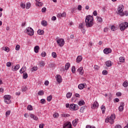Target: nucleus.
<instances>
[{
    "instance_id": "1",
    "label": "nucleus",
    "mask_w": 128,
    "mask_h": 128,
    "mask_svg": "<svg viewBox=\"0 0 128 128\" xmlns=\"http://www.w3.org/2000/svg\"><path fill=\"white\" fill-rule=\"evenodd\" d=\"M86 26V28H92L94 26V16L88 15L85 19Z\"/></svg>"
},
{
    "instance_id": "2",
    "label": "nucleus",
    "mask_w": 128,
    "mask_h": 128,
    "mask_svg": "<svg viewBox=\"0 0 128 128\" xmlns=\"http://www.w3.org/2000/svg\"><path fill=\"white\" fill-rule=\"evenodd\" d=\"M114 120H116V115L112 114L110 116L108 117L106 120V122H110L111 124H112L114 122Z\"/></svg>"
},
{
    "instance_id": "3",
    "label": "nucleus",
    "mask_w": 128,
    "mask_h": 128,
    "mask_svg": "<svg viewBox=\"0 0 128 128\" xmlns=\"http://www.w3.org/2000/svg\"><path fill=\"white\" fill-rule=\"evenodd\" d=\"M124 6L122 4L119 5L118 7V12L117 14L120 16L122 14V12H124Z\"/></svg>"
},
{
    "instance_id": "4",
    "label": "nucleus",
    "mask_w": 128,
    "mask_h": 128,
    "mask_svg": "<svg viewBox=\"0 0 128 128\" xmlns=\"http://www.w3.org/2000/svg\"><path fill=\"white\" fill-rule=\"evenodd\" d=\"M119 26L120 30H124L126 28H128V23L127 22H123L120 24Z\"/></svg>"
},
{
    "instance_id": "5",
    "label": "nucleus",
    "mask_w": 128,
    "mask_h": 128,
    "mask_svg": "<svg viewBox=\"0 0 128 128\" xmlns=\"http://www.w3.org/2000/svg\"><path fill=\"white\" fill-rule=\"evenodd\" d=\"M10 98H12L10 95H5L4 96V102L6 104H10Z\"/></svg>"
},
{
    "instance_id": "6",
    "label": "nucleus",
    "mask_w": 128,
    "mask_h": 128,
    "mask_svg": "<svg viewBox=\"0 0 128 128\" xmlns=\"http://www.w3.org/2000/svg\"><path fill=\"white\" fill-rule=\"evenodd\" d=\"M26 32L28 36H34V30L30 27H28L26 28Z\"/></svg>"
},
{
    "instance_id": "7",
    "label": "nucleus",
    "mask_w": 128,
    "mask_h": 128,
    "mask_svg": "<svg viewBox=\"0 0 128 128\" xmlns=\"http://www.w3.org/2000/svg\"><path fill=\"white\" fill-rule=\"evenodd\" d=\"M56 43L58 44V46H60V48H62L64 45V40L63 38L58 39L56 40Z\"/></svg>"
},
{
    "instance_id": "8",
    "label": "nucleus",
    "mask_w": 128,
    "mask_h": 128,
    "mask_svg": "<svg viewBox=\"0 0 128 128\" xmlns=\"http://www.w3.org/2000/svg\"><path fill=\"white\" fill-rule=\"evenodd\" d=\"M69 108L71 110H78V104H70Z\"/></svg>"
},
{
    "instance_id": "9",
    "label": "nucleus",
    "mask_w": 128,
    "mask_h": 128,
    "mask_svg": "<svg viewBox=\"0 0 128 128\" xmlns=\"http://www.w3.org/2000/svg\"><path fill=\"white\" fill-rule=\"evenodd\" d=\"M64 128H72V123L70 122H67L64 124Z\"/></svg>"
},
{
    "instance_id": "10",
    "label": "nucleus",
    "mask_w": 128,
    "mask_h": 128,
    "mask_svg": "<svg viewBox=\"0 0 128 128\" xmlns=\"http://www.w3.org/2000/svg\"><path fill=\"white\" fill-rule=\"evenodd\" d=\"M104 52L105 54H108L112 52V49L110 48H106L104 50Z\"/></svg>"
},
{
    "instance_id": "11",
    "label": "nucleus",
    "mask_w": 128,
    "mask_h": 128,
    "mask_svg": "<svg viewBox=\"0 0 128 128\" xmlns=\"http://www.w3.org/2000/svg\"><path fill=\"white\" fill-rule=\"evenodd\" d=\"M20 68V64H17L16 66H12V72H16Z\"/></svg>"
},
{
    "instance_id": "12",
    "label": "nucleus",
    "mask_w": 128,
    "mask_h": 128,
    "mask_svg": "<svg viewBox=\"0 0 128 128\" xmlns=\"http://www.w3.org/2000/svg\"><path fill=\"white\" fill-rule=\"evenodd\" d=\"M86 86V83L80 84L78 86V88L79 90H84Z\"/></svg>"
},
{
    "instance_id": "13",
    "label": "nucleus",
    "mask_w": 128,
    "mask_h": 128,
    "mask_svg": "<svg viewBox=\"0 0 128 128\" xmlns=\"http://www.w3.org/2000/svg\"><path fill=\"white\" fill-rule=\"evenodd\" d=\"M92 108L94 110V108H98V102H95L91 106Z\"/></svg>"
},
{
    "instance_id": "14",
    "label": "nucleus",
    "mask_w": 128,
    "mask_h": 128,
    "mask_svg": "<svg viewBox=\"0 0 128 128\" xmlns=\"http://www.w3.org/2000/svg\"><path fill=\"white\" fill-rule=\"evenodd\" d=\"M66 12H63L62 14L59 13L57 14V18H66Z\"/></svg>"
},
{
    "instance_id": "15",
    "label": "nucleus",
    "mask_w": 128,
    "mask_h": 128,
    "mask_svg": "<svg viewBox=\"0 0 128 128\" xmlns=\"http://www.w3.org/2000/svg\"><path fill=\"white\" fill-rule=\"evenodd\" d=\"M124 103L122 102L120 104V106L118 107L119 112H122V110H124Z\"/></svg>"
},
{
    "instance_id": "16",
    "label": "nucleus",
    "mask_w": 128,
    "mask_h": 128,
    "mask_svg": "<svg viewBox=\"0 0 128 128\" xmlns=\"http://www.w3.org/2000/svg\"><path fill=\"white\" fill-rule=\"evenodd\" d=\"M56 78L59 84L62 82V76L58 74L56 76Z\"/></svg>"
},
{
    "instance_id": "17",
    "label": "nucleus",
    "mask_w": 128,
    "mask_h": 128,
    "mask_svg": "<svg viewBox=\"0 0 128 128\" xmlns=\"http://www.w3.org/2000/svg\"><path fill=\"white\" fill-rule=\"evenodd\" d=\"M84 68L82 67H80L78 69V72H79L80 74L82 76L84 74Z\"/></svg>"
},
{
    "instance_id": "18",
    "label": "nucleus",
    "mask_w": 128,
    "mask_h": 128,
    "mask_svg": "<svg viewBox=\"0 0 128 128\" xmlns=\"http://www.w3.org/2000/svg\"><path fill=\"white\" fill-rule=\"evenodd\" d=\"M26 70V66H23L22 68L20 70V74H24V72Z\"/></svg>"
},
{
    "instance_id": "19",
    "label": "nucleus",
    "mask_w": 128,
    "mask_h": 128,
    "mask_svg": "<svg viewBox=\"0 0 128 128\" xmlns=\"http://www.w3.org/2000/svg\"><path fill=\"white\" fill-rule=\"evenodd\" d=\"M106 66H108V68H110V66H112V61L108 60L106 62Z\"/></svg>"
},
{
    "instance_id": "20",
    "label": "nucleus",
    "mask_w": 128,
    "mask_h": 128,
    "mask_svg": "<svg viewBox=\"0 0 128 128\" xmlns=\"http://www.w3.org/2000/svg\"><path fill=\"white\" fill-rule=\"evenodd\" d=\"M128 16V11L125 10L124 12H122V14L120 15V16Z\"/></svg>"
},
{
    "instance_id": "21",
    "label": "nucleus",
    "mask_w": 128,
    "mask_h": 128,
    "mask_svg": "<svg viewBox=\"0 0 128 128\" xmlns=\"http://www.w3.org/2000/svg\"><path fill=\"white\" fill-rule=\"evenodd\" d=\"M78 119H75L72 122V126H76V125L78 124Z\"/></svg>"
},
{
    "instance_id": "22",
    "label": "nucleus",
    "mask_w": 128,
    "mask_h": 128,
    "mask_svg": "<svg viewBox=\"0 0 128 128\" xmlns=\"http://www.w3.org/2000/svg\"><path fill=\"white\" fill-rule=\"evenodd\" d=\"M40 50V46H36L34 48V52H36V54H38V51Z\"/></svg>"
},
{
    "instance_id": "23",
    "label": "nucleus",
    "mask_w": 128,
    "mask_h": 128,
    "mask_svg": "<svg viewBox=\"0 0 128 128\" xmlns=\"http://www.w3.org/2000/svg\"><path fill=\"white\" fill-rule=\"evenodd\" d=\"M30 117L31 118H34V120H38V118L33 114H30Z\"/></svg>"
},
{
    "instance_id": "24",
    "label": "nucleus",
    "mask_w": 128,
    "mask_h": 128,
    "mask_svg": "<svg viewBox=\"0 0 128 128\" xmlns=\"http://www.w3.org/2000/svg\"><path fill=\"white\" fill-rule=\"evenodd\" d=\"M82 60V57L81 56H79L77 57L76 60L77 62H80Z\"/></svg>"
},
{
    "instance_id": "25",
    "label": "nucleus",
    "mask_w": 128,
    "mask_h": 128,
    "mask_svg": "<svg viewBox=\"0 0 128 128\" xmlns=\"http://www.w3.org/2000/svg\"><path fill=\"white\" fill-rule=\"evenodd\" d=\"M41 24L43 26H48V22L46 20H43L41 22Z\"/></svg>"
},
{
    "instance_id": "26",
    "label": "nucleus",
    "mask_w": 128,
    "mask_h": 128,
    "mask_svg": "<svg viewBox=\"0 0 128 128\" xmlns=\"http://www.w3.org/2000/svg\"><path fill=\"white\" fill-rule=\"evenodd\" d=\"M70 62L66 63L65 66L66 70H68V68H70Z\"/></svg>"
},
{
    "instance_id": "27",
    "label": "nucleus",
    "mask_w": 128,
    "mask_h": 128,
    "mask_svg": "<svg viewBox=\"0 0 128 128\" xmlns=\"http://www.w3.org/2000/svg\"><path fill=\"white\" fill-rule=\"evenodd\" d=\"M84 104H85L84 101V100H81L78 102V104L80 106H82L84 105Z\"/></svg>"
},
{
    "instance_id": "28",
    "label": "nucleus",
    "mask_w": 128,
    "mask_h": 128,
    "mask_svg": "<svg viewBox=\"0 0 128 128\" xmlns=\"http://www.w3.org/2000/svg\"><path fill=\"white\" fill-rule=\"evenodd\" d=\"M72 93L68 92L66 94V96L67 98H72Z\"/></svg>"
},
{
    "instance_id": "29",
    "label": "nucleus",
    "mask_w": 128,
    "mask_h": 128,
    "mask_svg": "<svg viewBox=\"0 0 128 128\" xmlns=\"http://www.w3.org/2000/svg\"><path fill=\"white\" fill-rule=\"evenodd\" d=\"M42 4H44V3L42 2H36V6H42Z\"/></svg>"
},
{
    "instance_id": "30",
    "label": "nucleus",
    "mask_w": 128,
    "mask_h": 128,
    "mask_svg": "<svg viewBox=\"0 0 128 128\" xmlns=\"http://www.w3.org/2000/svg\"><path fill=\"white\" fill-rule=\"evenodd\" d=\"M100 108L102 110V113L104 114V112H106V106H104V105H102L101 106Z\"/></svg>"
},
{
    "instance_id": "31",
    "label": "nucleus",
    "mask_w": 128,
    "mask_h": 128,
    "mask_svg": "<svg viewBox=\"0 0 128 128\" xmlns=\"http://www.w3.org/2000/svg\"><path fill=\"white\" fill-rule=\"evenodd\" d=\"M119 60H120V62H126V59H124V58L122 56H120L119 58Z\"/></svg>"
},
{
    "instance_id": "32",
    "label": "nucleus",
    "mask_w": 128,
    "mask_h": 128,
    "mask_svg": "<svg viewBox=\"0 0 128 128\" xmlns=\"http://www.w3.org/2000/svg\"><path fill=\"white\" fill-rule=\"evenodd\" d=\"M86 108V106H83L80 108V112H84V110Z\"/></svg>"
},
{
    "instance_id": "33",
    "label": "nucleus",
    "mask_w": 128,
    "mask_h": 128,
    "mask_svg": "<svg viewBox=\"0 0 128 128\" xmlns=\"http://www.w3.org/2000/svg\"><path fill=\"white\" fill-rule=\"evenodd\" d=\"M44 30H38V34H42H42H44Z\"/></svg>"
},
{
    "instance_id": "34",
    "label": "nucleus",
    "mask_w": 128,
    "mask_h": 128,
    "mask_svg": "<svg viewBox=\"0 0 128 128\" xmlns=\"http://www.w3.org/2000/svg\"><path fill=\"white\" fill-rule=\"evenodd\" d=\"M40 66L42 68H44L45 66L44 62L41 60L40 62Z\"/></svg>"
},
{
    "instance_id": "35",
    "label": "nucleus",
    "mask_w": 128,
    "mask_h": 128,
    "mask_svg": "<svg viewBox=\"0 0 128 128\" xmlns=\"http://www.w3.org/2000/svg\"><path fill=\"white\" fill-rule=\"evenodd\" d=\"M20 6L23 10H24L26 8V4L22 2L20 3Z\"/></svg>"
},
{
    "instance_id": "36",
    "label": "nucleus",
    "mask_w": 128,
    "mask_h": 128,
    "mask_svg": "<svg viewBox=\"0 0 128 128\" xmlns=\"http://www.w3.org/2000/svg\"><path fill=\"white\" fill-rule=\"evenodd\" d=\"M123 86H124V88H126L128 86V82L127 81H125L123 82L122 84Z\"/></svg>"
},
{
    "instance_id": "37",
    "label": "nucleus",
    "mask_w": 128,
    "mask_h": 128,
    "mask_svg": "<svg viewBox=\"0 0 128 128\" xmlns=\"http://www.w3.org/2000/svg\"><path fill=\"white\" fill-rule=\"evenodd\" d=\"M84 22H83V23H81L79 24V28H84Z\"/></svg>"
},
{
    "instance_id": "38",
    "label": "nucleus",
    "mask_w": 128,
    "mask_h": 128,
    "mask_svg": "<svg viewBox=\"0 0 128 128\" xmlns=\"http://www.w3.org/2000/svg\"><path fill=\"white\" fill-rule=\"evenodd\" d=\"M28 73L24 72L23 74V78H24V80H26V78H28Z\"/></svg>"
},
{
    "instance_id": "39",
    "label": "nucleus",
    "mask_w": 128,
    "mask_h": 128,
    "mask_svg": "<svg viewBox=\"0 0 128 128\" xmlns=\"http://www.w3.org/2000/svg\"><path fill=\"white\" fill-rule=\"evenodd\" d=\"M52 58H56V52H52Z\"/></svg>"
},
{
    "instance_id": "40",
    "label": "nucleus",
    "mask_w": 128,
    "mask_h": 128,
    "mask_svg": "<svg viewBox=\"0 0 128 128\" xmlns=\"http://www.w3.org/2000/svg\"><path fill=\"white\" fill-rule=\"evenodd\" d=\"M52 95H50L47 97L48 102H50V100H52Z\"/></svg>"
},
{
    "instance_id": "41",
    "label": "nucleus",
    "mask_w": 128,
    "mask_h": 128,
    "mask_svg": "<svg viewBox=\"0 0 128 128\" xmlns=\"http://www.w3.org/2000/svg\"><path fill=\"white\" fill-rule=\"evenodd\" d=\"M27 110H32V105H28V107H27Z\"/></svg>"
},
{
    "instance_id": "42",
    "label": "nucleus",
    "mask_w": 128,
    "mask_h": 128,
    "mask_svg": "<svg viewBox=\"0 0 128 128\" xmlns=\"http://www.w3.org/2000/svg\"><path fill=\"white\" fill-rule=\"evenodd\" d=\"M31 6H32V4H30V3L28 2L26 5V10H28L30 8Z\"/></svg>"
},
{
    "instance_id": "43",
    "label": "nucleus",
    "mask_w": 128,
    "mask_h": 128,
    "mask_svg": "<svg viewBox=\"0 0 128 128\" xmlns=\"http://www.w3.org/2000/svg\"><path fill=\"white\" fill-rule=\"evenodd\" d=\"M5 52H10V48L8 47H5L3 48Z\"/></svg>"
},
{
    "instance_id": "44",
    "label": "nucleus",
    "mask_w": 128,
    "mask_h": 128,
    "mask_svg": "<svg viewBox=\"0 0 128 128\" xmlns=\"http://www.w3.org/2000/svg\"><path fill=\"white\" fill-rule=\"evenodd\" d=\"M38 96H44V91L43 90H40L38 92Z\"/></svg>"
},
{
    "instance_id": "45",
    "label": "nucleus",
    "mask_w": 128,
    "mask_h": 128,
    "mask_svg": "<svg viewBox=\"0 0 128 128\" xmlns=\"http://www.w3.org/2000/svg\"><path fill=\"white\" fill-rule=\"evenodd\" d=\"M62 116L63 118H66V117H68L70 116V115L69 114H62Z\"/></svg>"
},
{
    "instance_id": "46",
    "label": "nucleus",
    "mask_w": 128,
    "mask_h": 128,
    "mask_svg": "<svg viewBox=\"0 0 128 128\" xmlns=\"http://www.w3.org/2000/svg\"><path fill=\"white\" fill-rule=\"evenodd\" d=\"M38 70V66H34L32 69L31 70L32 72H34V71H36V70Z\"/></svg>"
},
{
    "instance_id": "47",
    "label": "nucleus",
    "mask_w": 128,
    "mask_h": 128,
    "mask_svg": "<svg viewBox=\"0 0 128 128\" xmlns=\"http://www.w3.org/2000/svg\"><path fill=\"white\" fill-rule=\"evenodd\" d=\"M72 74H75L76 72V66H73L72 68Z\"/></svg>"
},
{
    "instance_id": "48",
    "label": "nucleus",
    "mask_w": 128,
    "mask_h": 128,
    "mask_svg": "<svg viewBox=\"0 0 128 128\" xmlns=\"http://www.w3.org/2000/svg\"><path fill=\"white\" fill-rule=\"evenodd\" d=\"M48 66L50 67V68H52L56 66V64H51L48 65Z\"/></svg>"
},
{
    "instance_id": "49",
    "label": "nucleus",
    "mask_w": 128,
    "mask_h": 128,
    "mask_svg": "<svg viewBox=\"0 0 128 128\" xmlns=\"http://www.w3.org/2000/svg\"><path fill=\"white\" fill-rule=\"evenodd\" d=\"M41 56L42 58H44L46 56V52H42L41 54Z\"/></svg>"
},
{
    "instance_id": "50",
    "label": "nucleus",
    "mask_w": 128,
    "mask_h": 128,
    "mask_svg": "<svg viewBox=\"0 0 128 128\" xmlns=\"http://www.w3.org/2000/svg\"><path fill=\"white\" fill-rule=\"evenodd\" d=\"M10 112H11L10 110H8L6 112V116H10Z\"/></svg>"
},
{
    "instance_id": "51",
    "label": "nucleus",
    "mask_w": 128,
    "mask_h": 128,
    "mask_svg": "<svg viewBox=\"0 0 128 128\" xmlns=\"http://www.w3.org/2000/svg\"><path fill=\"white\" fill-rule=\"evenodd\" d=\"M54 118H56L59 116L58 114V113H54L53 115Z\"/></svg>"
},
{
    "instance_id": "52",
    "label": "nucleus",
    "mask_w": 128,
    "mask_h": 128,
    "mask_svg": "<svg viewBox=\"0 0 128 128\" xmlns=\"http://www.w3.org/2000/svg\"><path fill=\"white\" fill-rule=\"evenodd\" d=\"M20 46L19 44L16 45L15 50H20Z\"/></svg>"
},
{
    "instance_id": "53",
    "label": "nucleus",
    "mask_w": 128,
    "mask_h": 128,
    "mask_svg": "<svg viewBox=\"0 0 128 128\" xmlns=\"http://www.w3.org/2000/svg\"><path fill=\"white\" fill-rule=\"evenodd\" d=\"M102 74H104V76H106V74H108V71L106 70H104Z\"/></svg>"
},
{
    "instance_id": "54",
    "label": "nucleus",
    "mask_w": 128,
    "mask_h": 128,
    "mask_svg": "<svg viewBox=\"0 0 128 128\" xmlns=\"http://www.w3.org/2000/svg\"><path fill=\"white\" fill-rule=\"evenodd\" d=\"M26 90H28V87H26V86H25L22 88V92H26Z\"/></svg>"
},
{
    "instance_id": "55",
    "label": "nucleus",
    "mask_w": 128,
    "mask_h": 128,
    "mask_svg": "<svg viewBox=\"0 0 128 128\" xmlns=\"http://www.w3.org/2000/svg\"><path fill=\"white\" fill-rule=\"evenodd\" d=\"M98 20L99 22H102V18L101 17H98Z\"/></svg>"
},
{
    "instance_id": "56",
    "label": "nucleus",
    "mask_w": 128,
    "mask_h": 128,
    "mask_svg": "<svg viewBox=\"0 0 128 128\" xmlns=\"http://www.w3.org/2000/svg\"><path fill=\"white\" fill-rule=\"evenodd\" d=\"M94 70H100V66H94Z\"/></svg>"
},
{
    "instance_id": "57",
    "label": "nucleus",
    "mask_w": 128,
    "mask_h": 128,
    "mask_svg": "<svg viewBox=\"0 0 128 128\" xmlns=\"http://www.w3.org/2000/svg\"><path fill=\"white\" fill-rule=\"evenodd\" d=\"M40 104H46V100L42 98L40 100Z\"/></svg>"
},
{
    "instance_id": "58",
    "label": "nucleus",
    "mask_w": 128,
    "mask_h": 128,
    "mask_svg": "<svg viewBox=\"0 0 128 128\" xmlns=\"http://www.w3.org/2000/svg\"><path fill=\"white\" fill-rule=\"evenodd\" d=\"M116 96H122V92H118L117 93H116Z\"/></svg>"
},
{
    "instance_id": "59",
    "label": "nucleus",
    "mask_w": 128,
    "mask_h": 128,
    "mask_svg": "<svg viewBox=\"0 0 128 128\" xmlns=\"http://www.w3.org/2000/svg\"><path fill=\"white\" fill-rule=\"evenodd\" d=\"M42 12H46V8L44 7L42 8Z\"/></svg>"
},
{
    "instance_id": "60",
    "label": "nucleus",
    "mask_w": 128,
    "mask_h": 128,
    "mask_svg": "<svg viewBox=\"0 0 128 128\" xmlns=\"http://www.w3.org/2000/svg\"><path fill=\"white\" fill-rule=\"evenodd\" d=\"M86 128H96V126H91L90 125H88L86 126Z\"/></svg>"
},
{
    "instance_id": "61",
    "label": "nucleus",
    "mask_w": 128,
    "mask_h": 128,
    "mask_svg": "<svg viewBox=\"0 0 128 128\" xmlns=\"http://www.w3.org/2000/svg\"><path fill=\"white\" fill-rule=\"evenodd\" d=\"M111 30H112L113 32H114V30H116V27L114 26H111Z\"/></svg>"
},
{
    "instance_id": "62",
    "label": "nucleus",
    "mask_w": 128,
    "mask_h": 128,
    "mask_svg": "<svg viewBox=\"0 0 128 128\" xmlns=\"http://www.w3.org/2000/svg\"><path fill=\"white\" fill-rule=\"evenodd\" d=\"M6 66H12V63L10 62H8L6 64Z\"/></svg>"
},
{
    "instance_id": "63",
    "label": "nucleus",
    "mask_w": 128,
    "mask_h": 128,
    "mask_svg": "<svg viewBox=\"0 0 128 128\" xmlns=\"http://www.w3.org/2000/svg\"><path fill=\"white\" fill-rule=\"evenodd\" d=\"M74 96H75V98H80V94H75Z\"/></svg>"
},
{
    "instance_id": "64",
    "label": "nucleus",
    "mask_w": 128,
    "mask_h": 128,
    "mask_svg": "<svg viewBox=\"0 0 128 128\" xmlns=\"http://www.w3.org/2000/svg\"><path fill=\"white\" fill-rule=\"evenodd\" d=\"M48 84H50V82L48 80H46L44 82V85L45 86H48Z\"/></svg>"
}]
</instances>
